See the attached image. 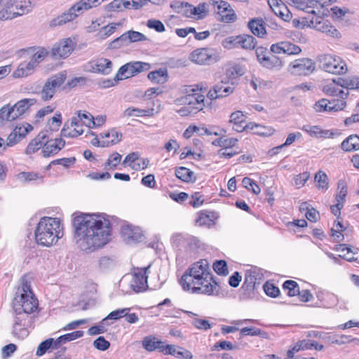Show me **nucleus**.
I'll return each mask as SVG.
<instances>
[{"instance_id": "f257e3e1", "label": "nucleus", "mask_w": 359, "mask_h": 359, "mask_svg": "<svg viewBox=\"0 0 359 359\" xmlns=\"http://www.w3.org/2000/svg\"><path fill=\"white\" fill-rule=\"evenodd\" d=\"M73 226L74 240L86 252L102 248L110 239L111 224L100 215L81 214L74 218Z\"/></svg>"}, {"instance_id": "f03ea898", "label": "nucleus", "mask_w": 359, "mask_h": 359, "mask_svg": "<svg viewBox=\"0 0 359 359\" xmlns=\"http://www.w3.org/2000/svg\"><path fill=\"white\" fill-rule=\"evenodd\" d=\"M180 284L184 290L191 289L193 293L208 295L213 294L217 286L206 259H201L187 269L181 277Z\"/></svg>"}, {"instance_id": "7ed1b4c3", "label": "nucleus", "mask_w": 359, "mask_h": 359, "mask_svg": "<svg viewBox=\"0 0 359 359\" xmlns=\"http://www.w3.org/2000/svg\"><path fill=\"white\" fill-rule=\"evenodd\" d=\"M34 236L39 245L49 247L55 244L63 236L60 220L48 217L41 218L35 229Z\"/></svg>"}, {"instance_id": "20e7f679", "label": "nucleus", "mask_w": 359, "mask_h": 359, "mask_svg": "<svg viewBox=\"0 0 359 359\" xmlns=\"http://www.w3.org/2000/svg\"><path fill=\"white\" fill-rule=\"evenodd\" d=\"M35 0H0V20H11L30 12Z\"/></svg>"}, {"instance_id": "39448f33", "label": "nucleus", "mask_w": 359, "mask_h": 359, "mask_svg": "<svg viewBox=\"0 0 359 359\" xmlns=\"http://www.w3.org/2000/svg\"><path fill=\"white\" fill-rule=\"evenodd\" d=\"M334 2L336 0H293L296 10L319 15H327L329 13L327 7Z\"/></svg>"}, {"instance_id": "423d86ee", "label": "nucleus", "mask_w": 359, "mask_h": 359, "mask_svg": "<svg viewBox=\"0 0 359 359\" xmlns=\"http://www.w3.org/2000/svg\"><path fill=\"white\" fill-rule=\"evenodd\" d=\"M318 60L322 68L329 73L344 74L348 71L345 61L339 56L331 54H324L318 57Z\"/></svg>"}, {"instance_id": "0eeeda50", "label": "nucleus", "mask_w": 359, "mask_h": 359, "mask_svg": "<svg viewBox=\"0 0 359 359\" xmlns=\"http://www.w3.org/2000/svg\"><path fill=\"white\" fill-rule=\"evenodd\" d=\"M341 99H321L314 104V109L317 112L322 111H338L343 110L346 106V102L344 100L348 95V91H338Z\"/></svg>"}, {"instance_id": "6e6552de", "label": "nucleus", "mask_w": 359, "mask_h": 359, "mask_svg": "<svg viewBox=\"0 0 359 359\" xmlns=\"http://www.w3.org/2000/svg\"><path fill=\"white\" fill-rule=\"evenodd\" d=\"M151 66L148 62L134 61L121 66L116 74V80H125L143 72L148 71Z\"/></svg>"}, {"instance_id": "1a4fd4ad", "label": "nucleus", "mask_w": 359, "mask_h": 359, "mask_svg": "<svg viewBox=\"0 0 359 359\" xmlns=\"http://www.w3.org/2000/svg\"><path fill=\"white\" fill-rule=\"evenodd\" d=\"M214 12L222 22L231 23L236 20L237 16L231 4L225 0H208Z\"/></svg>"}, {"instance_id": "9d476101", "label": "nucleus", "mask_w": 359, "mask_h": 359, "mask_svg": "<svg viewBox=\"0 0 359 359\" xmlns=\"http://www.w3.org/2000/svg\"><path fill=\"white\" fill-rule=\"evenodd\" d=\"M38 304V300L34 294L23 296L18 295V292H16L13 301V309L14 312L22 311L28 315L37 309Z\"/></svg>"}, {"instance_id": "9b49d317", "label": "nucleus", "mask_w": 359, "mask_h": 359, "mask_svg": "<svg viewBox=\"0 0 359 359\" xmlns=\"http://www.w3.org/2000/svg\"><path fill=\"white\" fill-rule=\"evenodd\" d=\"M192 62L198 65H206L218 60L215 52L208 48H199L193 50L189 57Z\"/></svg>"}, {"instance_id": "f8f14e48", "label": "nucleus", "mask_w": 359, "mask_h": 359, "mask_svg": "<svg viewBox=\"0 0 359 359\" xmlns=\"http://www.w3.org/2000/svg\"><path fill=\"white\" fill-rule=\"evenodd\" d=\"M76 41L71 37L64 38L54 43L51 54L56 58H66L74 51Z\"/></svg>"}, {"instance_id": "ddd939ff", "label": "nucleus", "mask_w": 359, "mask_h": 359, "mask_svg": "<svg viewBox=\"0 0 359 359\" xmlns=\"http://www.w3.org/2000/svg\"><path fill=\"white\" fill-rule=\"evenodd\" d=\"M147 4V0H113L103 8L107 13L118 12L123 9H139Z\"/></svg>"}, {"instance_id": "4468645a", "label": "nucleus", "mask_w": 359, "mask_h": 359, "mask_svg": "<svg viewBox=\"0 0 359 359\" xmlns=\"http://www.w3.org/2000/svg\"><path fill=\"white\" fill-rule=\"evenodd\" d=\"M15 313L16 315L14 318L13 334L18 338L24 339L29 334L27 327L31 326L32 318L22 311Z\"/></svg>"}, {"instance_id": "2eb2a0df", "label": "nucleus", "mask_w": 359, "mask_h": 359, "mask_svg": "<svg viewBox=\"0 0 359 359\" xmlns=\"http://www.w3.org/2000/svg\"><path fill=\"white\" fill-rule=\"evenodd\" d=\"M151 264L143 268H136L134 269L133 277L131 281V287L135 292L145 291L148 287V276Z\"/></svg>"}, {"instance_id": "dca6fc26", "label": "nucleus", "mask_w": 359, "mask_h": 359, "mask_svg": "<svg viewBox=\"0 0 359 359\" xmlns=\"http://www.w3.org/2000/svg\"><path fill=\"white\" fill-rule=\"evenodd\" d=\"M239 75H241L240 69L237 67H231L221 79V85H217L214 90H233L238 83Z\"/></svg>"}, {"instance_id": "f3484780", "label": "nucleus", "mask_w": 359, "mask_h": 359, "mask_svg": "<svg viewBox=\"0 0 359 359\" xmlns=\"http://www.w3.org/2000/svg\"><path fill=\"white\" fill-rule=\"evenodd\" d=\"M113 67L111 61L104 57H99L90 61L86 65V69L93 73L109 74Z\"/></svg>"}, {"instance_id": "a211bd4d", "label": "nucleus", "mask_w": 359, "mask_h": 359, "mask_svg": "<svg viewBox=\"0 0 359 359\" xmlns=\"http://www.w3.org/2000/svg\"><path fill=\"white\" fill-rule=\"evenodd\" d=\"M161 92L162 91H149V93H147V91H134L135 94L133 98L129 95H127L126 97L130 102L144 103L147 105L148 109H151L154 106V98Z\"/></svg>"}, {"instance_id": "6ab92c4d", "label": "nucleus", "mask_w": 359, "mask_h": 359, "mask_svg": "<svg viewBox=\"0 0 359 359\" xmlns=\"http://www.w3.org/2000/svg\"><path fill=\"white\" fill-rule=\"evenodd\" d=\"M315 69L314 62L309 58H302L293 60V74L306 76L311 74Z\"/></svg>"}, {"instance_id": "aec40b11", "label": "nucleus", "mask_w": 359, "mask_h": 359, "mask_svg": "<svg viewBox=\"0 0 359 359\" xmlns=\"http://www.w3.org/2000/svg\"><path fill=\"white\" fill-rule=\"evenodd\" d=\"M330 24V22L327 20H325L319 17L312 18L311 20H308L306 18H302V20L294 19L293 20V26L297 27H304L305 26L313 27L317 31L324 32L325 30V27Z\"/></svg>"}, {"instance_id": "412c9836", "label": "nucleus", "mask_w": 359, "mask_h": 359, "mask_svg": "<svg viewBox=\"0 0 359 359\" xmlns=\"http://www.w3.org/2000/svg\"><path fill=\"white\" fill-rule=\"evenodd\" d=\"M268 4L273 12L283 20L285 22L291 20V12L281 0H268Z\"/></svg>"}, {"instance_id": "4be33fe9", "label": "nucleus", "mask_w": 359, "mask_h": 359, "mask_svg": "<svg viewBox=\"0 0 359 359\" xmlns=\"http://www.w3.org/2000/svg\"><path fill=\"white\" fill-rule=\"evenodd\" d=\"M45 140L42 147V154L44 157H49L57 154L65 145V141L62 138Z\"/></svg>"}, {"instance_id": "5701e85b", "label": "nucleus", "mask_w": 359, "mask_h": 359, "mask_svg": "<svg viewBox=\"0 0 359 359\" xmlns=\"http://www.w3.org/2000/svg\"><path fill=\"white\" fill-rule=\"evenodd\" d=\"M121 233L128 243L140 242L144 236L142 230L139 227L130 225L123 226L121 229Z\"/></svg>"}, {"instance_id": "b1692460", "label": "nucleus", "mask_w": 359, "mask_h": 359, "mask_svg": "<svg viewBox=\"0 0 359 359\" xmlns=\"http://www.w3.org/2000/svg\"><path fill=\"white\" fill-rule=\"evenodd\" d=\"M67 79L66 72H60L48 77L44 83L43 90L57 89L65 83Z\"/></svg>"}, {"instance_id": "393cba45", "label": "nucleus", "mask_w": 359, "mask_h": 359, "mask_svg": "<svg viewBox=\"0 0 359 359\" xmlns=\"http://www.w3.org/2000/svg\"><path fill=\"white\" fill-rule=\"evenodd\" d=\"M125 22L126 20L122 19L117 22H111L107 25H102L100 31L96 34V37L99 40L106 39L113 34L118 27H123Z\"/></svg>"}, {"instance_id": "a878e982", "label": "nucleus", "mask_w": 359, "mask_h": 359, "mask_svg": "<svg viewBox=\"0 0 359 359\" xmlns=\"http://www.w3.org/2000/svg\"><path fill=\"white\" fill-rule=\"evenodd\" d=\"M147 78L153 84H165L169 80L168 70L165 67L159 68L158 69L150 72L147 74Z\"/></svg>"}, {"instance_id": "bb28decb", "label": "nucleus", "mask_w": 359, "mask_h": 359, "mask_svg": "<svg viewBox=\"0 0 359 359\" xmlns=\"http://www.w3.org/2000/svg\"><path fill=\"white\" fill-rule=\"evenodd\" d=\"M147 39V36L141 32L130 30L128 31L123 34H121L119 37L116 38L112 43H115L118 41L123 42L125 43H135L139 41H144Z\"/></svg>"}, {"instance_id": "cd10ccee", "label": "nucleus", "mask_w": 359, "mask_h": 359, "mask_svg": "<svg viewBox=\"0 0 359 359\" xmlns=\"http://www.w3.org/2000/svg\"><path fill=\"white\" fill-rule=\"evenodd\" d=\"M35 69L29 60H25L18 65L12 76L15 79L27 77L34 74Z\"/></svg>"}, {"instance_id": "c85d7f7f", "label": "nucleus", "mask_w": 359, "mask_h": 359, "mask_svg": "<svg viewBox=\"0 0 359 359\" xmlns=\"http://www.w3.org/2000/svg\"><path fill=\"white\" fill-rule=\"evenodd\" d=\"M332 82L347 90H359V77L357 76L337 77L332 79Z\"/></svg>"}, {"instance_id": "c756f323", "label": "nucleus", "mask_w": 359, "mask_h": 359, "mask_svg": "<svg viewBox=\"0 0 359 359\" xmlns=\"http://www.w3.org/2000/svg\"><path fill=\"white\" fill-rule=\"evenodd\" d=\"M48 55V51L45 48H39L36 50L27 51L28 60L36 68L39 63L43 61Z\"/></svg>"}, {"instance_id": "7c9ffc66", "label": "nucleus", "mask_w": 359, "mask_h": 359, "mask_svg": "<svg viewBox=\"0 0 359 359\" xmlns=\"http://www.w3.org/2000/svg\"><path fill=\"white\" fill-rule=\"evenodd\" d=\"M248 27L251 32L259 38L266 37L267 32L262 19L255 18L248 22Z\"/></svg>"}, {"instance_id": "2f4dec72", "label": "nucleus", "mask_w": 359, "mask_h": 359, "mask_svg": "<svg viewBox=\"0 0 359 359\" xmlns=\"http://www.w3.org/2000/svg\"><path fill=\"white\" fill-rule=\"evenodd\" d=\"M46 132H41L39 135L33 139L28 144L25 153L27 154H32L37 151L41 147L44 145L45 140L48 138Z\"/></svg>"}, {"instance_id": "473e14b6", "label": "nucleus", "mask_w": 359, "mask_h": 359, "mask_svg": "<svg viewBox=\"0 0 359 359\" xmlns=\"http://www.w3.org/2000/svg\"><path fill=\"white\" fill-rule=\"evenodd\" d=\"M304 130L311 137L317 138H333L335 133L330 130H323L318 126L304 127Z\"/></svg>"}, {"instance_id": "72a5a7b5", "label": "nucleus", "mask_w": 359, "mask_h": 359, "mask_svg": "<svg viewBox=\"0 0 359 359\" xmlns=\"http://www.w3.org/2000/svg\"><path fill=\"white\" fill-rule=\"evenodd\" d=\"M142 344L143 348L149 352H152L157 349L161 352V349L163 348L165 343L158 340L154 336L149 335L143 339Z\"/></svg>"}, {"instance_id": "f704fd0d", "label": "nucleus", "mask_w": 359, "mask_h": 359, "mask_svg": "<svg viewBox=\"0 0 359 359\" xmlns=\"http://www.w3.org/2000/svg\"><path fill=\"white\" fill-rule=\"evenodd\" d=\"M18 118V115L15 113L13 106L9 104L4 105L0 109V128L5 122L12 121Z\"/></svg>"}, {"instance_id": "c9c22d12", "label": "nucleus", "mask_w": 359, "mask_h": 359, "mask_svg": "<svg viewBox=\"0 0 359 359\" xmlns=\"http://www.w3.org/2000/svg\"><path fill=\"white\" fill-rule=\"evenodd\" d=\"M175 175L184 182H194L196 180L194 172L186 167H179L175 170Z\"/></svg>"}, {"instance_id": "e433bc0d", "label": "nucleus", "mask_w": 359, "mask_h": 359, "mask_svg": "<svg viewBox=\"0 0 359 359\" xmlns=\"http://www.w3.org/2000/svg\"><path fill=\"white\" fill-rule=\"evenodd\" d=\"M341 147L345 151L359 149V136L357 135H350L341 142Z\"/></svg>"}, {"instance_id": "4c0bfd02", "label": "nucleus", "mask_w": 359, "mask_h": 359, "mask_svg": "<svg viewBox=\"0 0 359 359\" xmlns=\"http://www.w3.org/2000/svg\"><path fill=\"white\" fill-rule=\"evenodd\" d=\"M35 102V99H23L15 103L13 108L16 115H18V118L22 116Z\"/></svg>"}, {"instance_id": "58836bf2", "label": "nucleus", "mask_w": 359, "mask_h": 359, "mask_svg": "<svg viewBox=\"0 0 359 359\" xmlns=\"http://www.w3.org/2000/svg\"><path fill=\"white\" fill-rule=\"evenodd\" d=\"M270 50L275 54H292V45L288 41H280L271 46Z\"/></svg>"}, {"instance_id": "ea45409f", "label": "nucleus", "mask_w": 359, "mask_h": 359, "mask_svg": "<svg viewBox=\"0 0 359 359\" xmlns=\"http://www.w3.org/2000/svg\"><path fill=\"white\" fill-rule=\"evenodd\" d=\"M90 81L86 77L79 76L74 77L69 79L67 82L66 87L67 88H83L90 87Z\"/></svg>"}, {"instance_id": "a19ab883", "label": "nucleus", "mask_w": 359, "mask_h": 359, "mask_svg": "<svg viewBox=\"0 0 359 359\" xmlns=\"http://www.w3.org/2000/svg\"><path fill=\"white\" fill-rule=\"evenodd\" d=\"M171 7L175 9L177 12L192 18L193 11L191 8H193V5L187 2L177 1L172 3Z\"/></svg>"}, {"instance_id": "79ce46f5", "label": "nucleus", "mask_w": 359, "mask_h": 359, "mask_svg": "<svg viewBox=\"0 0 359 359\" xmlns=\"http://www.w3.org/2000/svg\"><path fill=\"white\" fill-rule=\"evenodd\" d=\"M175 102L178 104L189 105L192 107V108L196 111L202 109V107L196 106V103L198 102V100H196V93L189 94L180 98H177Z\"/></svg>"}, {"instance_id": "37998d69", "label": "nucleus", "mask_w": 359, "mask_h": 359, "mask_svg": "<svg viewBox=\"0 0 359 359\" xmlns=\"http://www.w3.org/2000/svg\"><path fill=\"white\" fill-rule=\"evenodd\" d=\"M191 9L193 11L192 18L196 20L205 18L209 13L208 5L205 2L200 3L196 6L193 5V8Z\"/></svg>"}, {"instance_id": "c03bdc74", "label": "nucleus", "mask_w": 359, "mask_h": 359, "mask_svg": "<svg viewBox=\"0 0 359 359\" xmlns=\"http://www.w3.org/2000/svg\"><path fill=\"white\" fill-rule=\"evenodd\" d=\"M257 45V41L252 35H239V46L246 50H252Z\"/></svg>"}, {"instance_id": "a18cd8bd", "label": "nucleus", "mask_w": 359, "mask_h": 359, "mask_svg": "<svg viewBox=\"0 0 359 359\" xmlns=\"http://www.w3.org/2000/svg\"><path fill=\"white\" fill-rule=\"evenodd\" d=\"M217 214L215 212H201L196 219V224L199 226L210 225V222H213L214 219H217Z\"/></svg>"}, {"instance_id": "49530a36", "label": "nucleus", "mask_w": 359, "mask_h": 359, "mask_svg": "<svg viewBox=\"0 0 359 359\" xmlns=\"http://www.w3.org/2000/svg\"><path fill=\"white\" fill-rule=\"evenodd\" d=\"M154 111V108L147 109H140L135 107H128L124 111L123 116H139L140 114H141L142 116H150L153 114Z\"/></svg>"}, {"instance_id": "de8ad7c7", "label": "nucleus", "mask_w": 359, "mask_h": 359, "mask_svg": "<svg viewBox=\"0 0 359 359\" xmlns=\"http://www.w3.org/2000/svg\"><path fill=\"white\" fill-rule=\"evenodd\" d=\"M315 182H317L318 189L323 191L327 190L329 187L328 177L326 173L323 171L319 170L314 177Z\"/></svg>"}, {"instance_id": "09e8293b", "label": "nucleus", "mask_w": 359, "mask_h": 359, "mask_svg": "<svg viewBox=\"0 0 359 359\" xmlns=\"http://www.w3.org/2000/svg\"><path fill=\"white\" fill-rule=\"evenodd\" d=\"M21 140L14 130L9 134L7 137L6 142L4 139L0 137V148L4 147V150L6 149V147H13L18 144Z\"/></svg>"}, {"instance_id": "8fccbe9b", "label": "nucleus", "mask_w": 359, "mask_h": 359, "mask_svg": "<svg viewBox=\"0 0 359 359\" xmlns=\"http://www.w3.org/2000/svg\"><path fill=\"white\" fill-rule=\"evenodd\" d=\"M237 142L238 140L236 138L224 139L223 137H220L214 140L212 142V144L218 147H224V149L227 150L228 149L233 147Z\"/></svg>"}, {"instance_id": "3c124183", "label": "nucleus", "mask_w": 359, "mask_h": 359, "mask_svg": "<svg viewBox=\"0 0 359 359\" xmlns=\"http://www.w3.org/2000/svg\"><path fill=\"white\" fill-rule=\"evenodd\" d=\"M103 25L104 20L101 18H96L93 19L85 29L88 33H93L96 32L97 33Z\"/></svg>"}, {"instance_id": "603ef678", "label": "nucleus", "mask_w": 359, "mask_h": 359, "mask_svg": "<svg viewBox=\"0 0 359 359\" xmlns=\"http://www.w3.org/2000/svg\"><path fill=\"white\" fill-rule=\"evenodd\" d=\"M268 69L279 68L282 67V61L276 56H268L262 65Z\"/></svg>"}, {"instance_id": "864d4df0", "label": "nucleus", "mask_w": 359, "mask_h": 359, "mask_svg": "<svg viewBox=\"0 0 359 359\" xmlns=\"http://www.w3.org/2000/svg\"><path fill=\"white\" fill-rule=\"evenodd\" d=\"M242 184L245 188L248 190H251L252 193L256 195H258L261 191V189L258 184L249 177H244L242 180Z\"/></svg>"}, {"instance_id": "5fc2aeb1", "label": "nucleus", "mask_w": 359, "mask_h": 359, "mask_svg": "<svg viewBox=\"0 0 359 359\" xmlns=\"http://www.w3.org/2000/svg\"><path fill=\"white\" fill-rule=\"evenodd\" d=\"M222 46L226 49H233L239 46V35L231 36L225 38Z\"/></svg>"}, {"instance_id": "6e6d98bb", "label": "nucleus", "mask_w": 359, "mask_h": 359, "mask_svg": "<svg viewBox=\"0 0 359 359\" xmlns=\"http://www.w3.org/2000/svg\"><path fill=\"white\" fill-rule=\"evenodd\" d=\"M213 269L218 275L226 276L228 274L227 264L224 260H217L213 264Z\"/></svg>"}, {"instance_id": "4d7b16f0", "label": "nucleus", "mask_w": 359, "mask_h": 359, "mask_svg": "<svg viewBox=\"0 0 359 359\" xmlns=\"http://www.w3.org/2000/svg\"><path fill=\"white\" fill-rule=\"evenodd\" d=\"M264 290L266 295L271 297H276L280 294V290L278 287L269 281H267L263 286Z\"/></svg>"}, {"instance_id": "13d9d810", "label": "nucleus", "mask_w": 359, "mask_h": 359, "mask_svg": "<svg viewBox=\"0 0 359 359\" xmlns=\"http://www.w3.org/2000/svg\"><path fill=\"white\" fill-rule=\"evenodd\" d=\"M33 130V127L29 123H25V125L20 126H15L14 132L18 135L19 138L22 140L25 136Z\"/></svg>"}, {"instance_id": "bf43d9fd", "label": "nucleus", "mask_w": 359, "mask_h": 359, "mask_svg": "<svg viewBox=\"0 0 359 359\" xmlns=\"http://www.w3.org/2000/svg\"><path fill=\"white\" fill-rule=\"evenodd\" d=\"M250 86L255 90L257 88H271L272 83L270 81H263L258 78H252L250 80Z\"/></svg>"}, {"instance_id": "052dcab7", "label": "nucleus", "mask_w": 359, "mask_h": 359, "mask_svg": "<svg viewBox=\"0 0 359 359\" xmlns=\"http://www.w3.org/2000/svg\"><path fill=\"white\" fill-rule=\"evenodd\" d=\"M338 189L339 191L336 195V200L337 203H344L345 198L347 195V187L344 181L338 182Z\"/></svg>"}, {"instance_id": "680f3d73", "label": "nucleus", "mask_w": 359, "mask_h": 359, "mask_svg": "<svg viewBox=\"0 0 359 359\" xmlns=\"http://www.w3.org/2000/svg\"><path fill=\"white\" fill-rule=\"evenodd\" d=\"M83 331H81V330L74 331L71 333H68V334L60 336L59 342L62 341L64 344H65L68 341H73L78 338H80V337H83Z\"/></svg>"}, {"instance_id": "e2e57ef3", "label": "nucleus", "mask_w": 359, "mask_h": 359, "mask_svg": "<svg viewBox=\"0 0 359 359\" xmlns=\"http://www.w3.org/2000/svg\"><path fill=\"white\" fill-rule=\"evenodd\" d=\"M93 346L100 351H106L107 350L110 346V343L107 340L104 339V337L100 336L98 337L94 341H93Z\"/></svg>"}, {"instance_id": "0e129e2a", "label": "nucleus", "mask_w": 359, "mask_h": 359, "mask_svg": "<svg viewBox=\"0 0 359 359\" xmlns=\"http://www.w3.org/2000/svg\"><path fill=\"white\" fill-rule=\"evenodd\" d=\"M246 120L245 115L241 111H236L230 115L229 122L233 124L245 123Z\"/></svg>"}, {"instance_id": "69168bd1", "label": "nucleus", "mask_w": 359, "mask_h": 359, "mask_svg": "<svg viewBox=\"0 0 359 359\" xmlns=\"http://www.w3.org/2000/svg\"><path fill=\"white\" fill-rule=\"evenodd\" d=\"M51 343H52V338L46 339L45 341H43L41 343H40L37 348L36 355L38 356H41L43 354H45L47 351L50 350Z\"/></svg>"}, {"instance_id": "338daca9", "label": "nucleus", "mask_w": 359, "mask_h": 359, "mask_svg": "<svg viewBox=\"0 0 359 359\" xmlns=\"http://www.w3.org/2000/svg\"><path fill=\"white\" fill-rule=\"evenodd\" d=\"M121 160V155L117 152H114L108 158L105 163V166H109V169H115L117 165L120 163Z\"/></svg>"}, {"instance_id": "774afa93", "label": "nucleus", "mask_w": 359, "mask_h": 359, "mask_svg": "<svg viewBox=\"0 0 359 359\" xmlns=\"http://www.w3.org/2000/svg\"><path fill=\"white\" fill-rule=\"evenodd\" d=\"M191 198L189 204L194 208L200 207L204 202V197L200 192H194Z\"/></svg>"}]
</instances>
